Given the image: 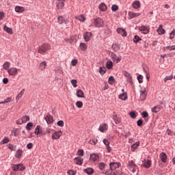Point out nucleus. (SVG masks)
<instances>
[{
    "label": "nucleus",
    "mask_w": 175,
    "mask_h": 175,
    "mask_svg": "<svg viewBox=\"0 0 175 175\" xmlns=\"http://www.w3.org/2000/svg\"><path fill=\"white\" fill-rule=\"evenodd\" d=\"M127 167L133 173H135L137 170V165H136L133 160H131L128 162Z\"/></svg>",
    "instance_id": "obj_2"
},
{
    "label": "nucleus",
    "mask_w": 175,
    "mask_h": 175,
    "mask_svg": "<svg viewBox=\"0 0 175 175\" xmlns=\"http://www.w3.org/2000/svg\"><path fill=\"white\" fill-rule=\"evenodd\" d=\"M77 19L81 21V23H84L85 21V17H84V15L77 16Z\"/></svg>",
    "instance_id": "obj_47"
},
{
    "label": "nucleus",
    "mask_w": 175,
    "mask_h": 175,
    "mask_svg": "<svg viewBox=\"0 0 175 175\" xmlns=\"http://www.w3.org/2000/svg\"><path fill=\"white\" fill-rule=\"evenodd\" d=\"M79 49L80 50H81V51H85V50H87L88 49L87 44L84 42H81L79 44Z\"/></svg>",
    "instance_id": "obj_24"
},
{
    "label": "nucleus",
    "mask_w": 175,
    "mask_h": 175,
    "mask_svg": "<svg viewBox=\"0 0 175 175\" xmlns=\"http://www.w3.org/2000/svg\"><path fill=\"white\" fill-rule=\"evenodd\" d=\"M57 23L59 25H62V24L68 25L69 24V19H66L63 16H59L57 17Z\"/></svg>",
    "instance_id": "obj_6"
},
{
    "label": "nucleus",
    "mask_w": 175,
    "mask_h": 175,
    "mask_svg": "<svg viewBox=\"0 0 175 175\" xmlns=\"http://www.w3.org/2000/svg\"><path fill=\"white\" fill-rule=\"evenodd\" d=\"M3 69H5V70H9V68H10V63L9 62H5L3 64Z\"/></svg>",
    "instance_id": "obj_35"
},
{
    "label": "nucleus",
    "mask_w": 175,
    "mask_h": 175,
    "mask_svg": "<svg viewBox=\"0 0 175 175\" xmlns=\"http://www.w3.org/2000/svg\"><path fill=\"white\" fill-rule=\"evenodd\" d=\"M140 40H142V38H140V37L139 36L135 35L134 36L133 42H134V43H135V44H137V43H139V42H140Z\"/></svg>",
    "instance_id": "obj_37"
},
{
    "label": "nucleus",
    "mask_w": 175,
    "mask_h": 175,
    "mask_svg": "<svg viewBox=\"0 0 175 175\" xmlns=\"http://www.w3.org/2000/svg\"><path fill=\"white\" fill-rule=\"evenodd\" d=\"M68 175H75L76 174V172H75V171L72 170H69L67 172Z\"/></svg>",
    "instance_id": "obj_63"
},
{
    "label": "nucleus",
    "mask_w": 175,
    "mask_h": 175,
    "mask_svg": "<svg viewBox=\"0 0 175 175\" xmlns=\"http://www.w3.org/2000/svg\"><path fill=\"white\" fill-rule=\"evenodd\" d=\"M10 142V139L8 137H5L2 141L0 142V144H6L7 143H9Z\"/></svg>",
    "instance_id": "obj_39"
},
{
    "label": "nucleus",
    "mask_w": 175,
    "mask_h": 175,
    "mask_svg": "<svg viewBox=\"0 0 175 175\" xmlns=\"http://www.w3.org/2000/svg\"><path fill=\"white\" fill-rule=\"evenodd\" d=\"M62 134V131H55L53 135H52V139L53 140H57V139H59L61 137V135Z\"/></svg>",
    "instance_id": "obj_14"
},
{
    "label": "nucleus",
    "mask_w": 175,
    "mask_h": 175,
    "mask_svg": "<svg viewBox=\"0 0 175 175\" xmlns=\"http://www.w3.org/2000/svg\"><path fill=\"white\" fill-rule=\"evenodd\" d=\"M111 170H107V171H105L104 173V174H106V175H111Z\"/></svg>",
    "instance_id": "obj_64"
},
{
    "label": "nucleus",
    "mask_w": 175,
    "mask_h": 175,
    "mask_svg": "<svg viewBox=\"0 0 175 175\" xmlns=\"http://www.w3.org/2000/svg\"><path fill=\"white\" fill-rule=\"evenodd\" d=\"M77 96L78 98H84V92L81 90H78L77 91Z\"/></svg>",
    "instance_id": "obj_30"
},
{
    "label": "nucleus",
    "mask_w": 175,
    "mask_h": 175,
    "mask_svg": "<svg viewBox=\"0 0 175 175\" xmlns=\"http://www.w3.org/2000/svg\"><path fill=\"white\" fill-rule=\"evenodd\" d=\"M12 168L14 172H24L26 169L23 163L13 164Z\"/></svg>",
    "instance_id": "obj_1"
},
{
    "label": "nucleus",
    "mask_w": 175,
    "mask_h": 175,
    "mask_svg": "<svg viewBox=\"0 0 175 175\" xmlns=\"http://www.w3.org/2000/svg\"><path fill=\"white\" fill-rule=\"evenodd\" d=\"M3 29L5 31V32H7V33H9L10 35L13 34V29L8 27V26L5 25Z\"/></svg>",
    "instance_id": "obj_26"
},
{
    "label": "nucleus",
    "mask_w": 175,
    "mask_h": 175,
    "mask_svg": "<svg viewBox=\"0 0 175 175\" xmlns=\"http://www.w3.org/2000/svg\"><path fill=\"white\" fill-rule=\"evenodd\" d=\"M140 146V142H137L131 146L132 150H136Z\"/></svg>",
    "instance_id": "obj_44"
},
{
    "label": "nucleus",
    "mask_w": 175,
    "mask_h": 175,
    "mask_svg": "<svg viewBox=\"0 0 175 175\" xmlns=\"http://www.w3.org/2000/svg\"><path fill=\"white\" fill-rule=\"evenodd\" d=\"M46 66H47V63L46 62V61L41 62L40 64V68L41 70H44V69H46Z\"/></svg>",
    "instance_id": "obj_34"
},
{
    "label": "nucleus",
    "mask_w": 175,
    "mask_h": 175,
    "mask_svg": "<svg viewBox=\"0 0 175 175\" xmlns=\"http://www.w3.org/2000/svg\"><path fill=\"white\" fill-rule=\"evenodd\" d=\"M117 57H118L117 55H116L114 52L111 53V59H113L114 62H116V59H117Z\"/></svg>",
    "instance_id": "obj_48"
},
{
    "label": "nucleus",
    "mask_w": 175,
    "mask_h": 175,
    "mask_svg": "<svg viewBox=\"0 0 175 175\" xmlns=\"http://www.w3.org/2000/svg\"><path fill=\"white\" fill-rule=\"evenodd\" d=\"M129 116H130V117H131V118H136V117H137V116H136V113H135V111H131L129 113Z\"/></svg>",
    "instance_id": "obj_56"
},
{
    "label": "nucleus",
    "mask_w": 175,
    "mask_h": 175,
    "mask_svg": "<svg viewBox=\"0 0 175 175\" xmlns=\"http://www.w3.org/2000/svg\"><path fill=\"white\" fill-rule=\"evenodd\" d=\"M99 130L100 131V132H105V131H107V124H104L100 125Z\"/></svg>",
    "instance_id": "obj_29"
},
{
    "label": "nucleus",
    "mask_w": 175,
    "mask_h": 175,
    "mask_svg": "<svg viewBox=\"0 0 175 175\" xmlns=\"http://www.w3.org/2000/svg\"><path fill=\"white\" fill-rule=\"evenodd\" d=\"M105 167L106 163L102 162L98 163V169H100V170H104Z\"/></svg>",
    "instance_id": "obj_42"
},
{
    "label": "nucleus",
    "mask_w": 175,
    "mask_h": 175,
    "mask_svg": "<svg viewBox=\"0 0 175 175\" xmlns=\"http://www.w3.org/2000/svg\"><path fill=\"white\" fill-rule=\"evenodd\" d=\"M91 38H92V33L91 32H86L83 35L85 42H90L91 40Z\"/></svg>",
    "instance_id": "obj_16"
},
{
    "label": "nucleus",
    "mask_w": 175,
    "mask_h": 175,
    "mask_svg": "<svg viewBox=\"0 0 175 175\" xmlns=\"http://www.w3.org/2000/svg\"><path fill=\"white\" fill-rule=\"evenodd\" d=\"M10 100H12V98L8 97L7 98H5L3 101H1V103L3 105L4 103H9V102H10Z\"/></svg>",
    "instance_id": "obj_55"
},
{
    "label": "nucleus",
    "mask_w": 175,
    "mask_h": 175,
    "mask_svg": "<svg viewBox=\"0 0 175 175\" xmlns=\"http://www.w3.org/2000/svg\"><path fill=\"white\" fill-rule=\"evenodd\" d=\"M84 172L87 173V174H94V169L92 168H86L84 170Z\"/></svg>",
    "instance_id": "obj_36"
},
{
    "label": "nucleus",
    "mask_w": 175,
    "mask_h": 175,
    "mask_svg": "<svg viewBox=\"0 0 175 175\" xmlns=\"http://www.w3.org/2000/svg\"><path fill=\"white\" fill-rule=\"evenodd\" d=\"M137 80H138V82L139 83V84H142V83H143V75H139L137 77Z\"/></svg>",
    "instance_id": "obj_54"
},
{
    "label": "nucleus",
    "mask_w": 175,
    "mask_h": 175,
    "mask_svg": "<svg viewBox=\"0 0 175 175\" xmlns=\"http://www.w3.org/2000/svg\"><path fill=\"white\" fill-rule=\"evenodd\" d=\"M71 84L72 85V86L76 88V87H77V80L76 79H72L70 81Z\"/></svg>",
    "instance_id": "obj_50"
},
{
    "label": "nucleus",
    "mask_w": 175,
    "mask_h": 175,
    "mask_svg": "<svg viewBox=\"0 0 175 175\" xmlns=\"http://www.w3.org/2000/svg\"><path fill=\"white\" fill-rule=\"evenodd\" d=\"M101 12H106L107 7L106 6V4L105 3H101L98 6Z\"/></svg>",
    "instance_id": "obj_25"
},
{
    "label": "nucleus",
    "mask_w": 175,
    "mask_h": 175,
    "mask_svg": "<svg viewBox=\"0 0 175 175\" xmlns=\"http://www.w3.org/2000/svg\"><path fill=\"white\" fill-rule=\"evenodd\" d=\"M112 49L114 51H117L118 50H120V44H118V43L113 44Z\"/></svg>",
    "instance_id": "obj_38"
},
{
    "label": "nucleus",
    "mask_w": 175,
    "mask_h": 175,
    "mask_svg": "<svg viewBox=\"0 0 175 175\" xmlns=\"http://www.w3.org/2000/svg\"><path fill=\"white\" fill-rule=\"evenodd\" d=\"M116 31L118 32V33H119V35H121V36H123V37L127 36L126 31L125 30V29H122L120 27H118L116 29Z\"/></svg>",
    "instance_id": "obj_15"
},
{
    "label": "nucleus",
    "mask_w": 175,
    "mask_h": 175,
    "mask_svg": "<svg viewBox=\"0 0 175 175\" xmlns=\"http://www.w3.org/2000/svg\"><path fill=\"white\" fill-rule=\"evenodd\" d=\"M132 6L133 8H134V9H139V8H140V1H135L132 3Z\"/></svg>",
    "instance_id": "obj_28"
},
{
    "label": "nucleus",
    "mask_w": 175,
    "mask_h": 175,
    "mask_svg": "<svg viewBox=\"0 0 175 175\" xmlns=\"http://www.w3.org/2000/svg\"><path fill=\"white\" fill-rule=\"evenodd\" d=\"M56 8L58 10H62L65 6V1L66 0H56Z\"/></svg>",
    "instance_id": "obj_8"
},
{
    "label": "nucleus",
    "mask_w": 175,
    "mask_h": 175,
    "mask_svg": "<svg viewBox=\"0 0 175 175\" xmlns=\"http://www.w3.org/2000/svg\"><path fill=\"white\" fill-rule=\"evenodd\" d=\"M77 62H79V61L77 59H73L71 62V64L72 66H76V65H77Z\"/></svg>",
    "instance_id": "obj_57"
},
{
    "label": "nucleus",
    "mask_w": 175,
    "mask_h": 175,
    "mask_svg": "<svg viewBox=\"0 0 175 175\" xmlns=\"http://www.w3.org/2000/svg\"><path fill=\"white\" fill-rule=\"evenodd\" d=\"M90 144H92L93 146H95L96 143H98V139H92L89 141Z\"/></svg>",
    "instance_id": "obj_49"
},
{
    "label": "nucleus",
    "mask_w": 175,
    "mask_h": 175,
    "mask_svg": "<svg viewBox=\"0 0 175 175\" xmlns=\"http://www.w3.org/2000/svg\"><path fill=\"white\" fill-rule=\"evenodd\" d=\"M24 91H25V89H23L21 92L16 96V100L18 101L20 100V98L23 97V95H24Z\"/></svg>",
    "instance_id": "obj_31"
},
{
    "label": "nucleus",
    "mask_w": 175,
    "mask_h": 175,
    "mask_svg": "<svg viewBox=\"0 0 175 175\" xmlns=\"http://www.w3.org/2000/svg\"><path fill=\"white\" fill-rule=\"evenodd\" d=\"M29 121V116H24L21 119H18L16 121V125H23V124H25V122H28Z\"/></svg>",
    "instance_id": "obj_5"
},
{
    "label": "nucleus",
    "mask_w": 175,
    "mask_h": 175,
    "mask_svg": "<svg viewBox=\"0 0 175 175\" xmlns=\"http://www.w3.org/2000/svg\"><path fill=\"white\" fill-rule=\"evenodd\" d=\"M58 126H64L65 124L64 123V120H59L57 122Z\"/></svg>",
    "instance_id": "obj_61"
},
{
    "label": "nucleus",
    "mask_w": 175,
    "mask_h": 175,
    "mask_svg": "<svg viewBox=\"0 0 175 175\" xmlns=\"http://www.w3.org/2000/svg\"><path fill=\"white\" fill-rule=\"evenodd\" d=\"M160 158L161 162H163V163H166V161H167V154H166L165 152H161L160 154Z\"/></svg>",
    "instance_id": "obj_18"
},
{
    "label": "nucleus",
    "mask_w": 175,
    "mask_h": 175,
    "mask_svg": "<svg viewBox=\"0 0 175 175\" xmlns=\"http://www.w3.org/2000/svg\"><path fill=\"white\" fill-rule=\"evenodd\" d=\"M161 111V105H157L152 108V113H159Z\"/></svg>",
    "instance_id": "obj_27"
},
{
    "label": "nucleus",
    "mask_w": 175,
    "mask_h": 175,
    "mask_svg": "<svg viewBox=\"0 0 175 175\" xmlns=\"http://www.w3.org/2000/svg\"><path fill=\"white\" fill-rule=\"evenodd\" d=\"M146 98H147V92L146 91V88H144L140 90V100H146Z\"/></svg>",
    "instance_id": "obj_11"
},
{
    "label": "nucleus",
    "mask_w": 175,
    "mask_h": 175,
    "mask_svg": "<svg viewBox=\"0 0 175 175\" xmlns=\"http://www.w3.org/2000/svg\"><path fill=\"white\" fill-rule=\"evenodd\" d=\"M94 24L96 28H103L105 27V21L101 18L94 19Z\"/></svg>",
    "instance_id": "obj_3"
},
{
    "label": "nucleus",
    "mask_w": 175,
    "mask_h": 175,
    "mask_svg": "<svg viewBox=\"0 0 175 175\" xmlns=\"http://www.w3.org/2000/svg\"><path fill=\"white\" fill-rule=\"evenodd\" d=\"M108 83L109 84H114V83H116V79L114 78V77H109L108 79Z\"/></svg>",
    "instance_id": "obj_40"
},
{
    "label": "nucleus",
    "mask_w": 175,
    "mask_h": 175,
    "mask_svg": "<svg viewBox=\"0 0 175 175\" xmlns=\"http://www.w3.org/2000/svg\"><path fill=\"white\" fill-rule=\"evenodd\" d=\"M139 31L141 32V33H144V35H147V33H150V27L142 25L139 27Z\"/></svg>",
    "instance_id": "obj_9"
},
{
    "label": "nucleus",
    "mask_w": 175,
    "mask_h": 175,
    "mask_svg": "<svg viewBox=\"0 0 175 175\" xmlns=\"http://www.w3.org/2000/svg\"><path fill=\"white\" fill-rule=\"evenodd\" d=\"M118 98L119 99H121V100H126V99H128V94L126 92H123L118 96Z\"/></svg>",
    "instance_id": "obj_21"
},
{
    "label": "nucleus",
    "mask_w": 175,
    "mask_h": 175,
    "mask_svg": "<svg viewBox=\"0 0 175 175\" xmlns=\"http://www.w3.org/2000/svg\"><path fill=\"white\" fill-rule=\"evenodd\" d=\"M112 118L113 120V121H115V123L116 124H118L121 122V120H118V118H117V115H113Z\"/></svg>",
    "instance_id": "obj_45"
},
{
    "label": "nucleus",
    "mask_w": 175,
    "mask_h": 175,
    "mask_svg": "<svg viewBox=\"0 0 175 175\" xmlns=\"http://www.w3.org/2000/svg\"><path fill=\"white\" fill-rule=\"evenodd\" d=\"M8 72L10 76H16L18 73V69L12 67L8 70Z\"/></svg>",
    "instance_id": "obj_10"
},
{
    "label": "nucleus",
    "mask_w": 175,
    "mask_h": 175,
    "mask_svg": "<svg viewBox=\"0 0 175 175\" xmlns=\"http://www.w3.org/2000/svg\"><path fill=\"white\" fill-rule=\"evenodd\" d=\"M137 126H142V125H143V120H142L141 119L138 120L137 121Z\"/></svg>",
    "instance_id": "obj_60"
},
{
    "label": "nucleus",
    "mask_w": 175,
    "mask_h": 175,
    "mask_svg": "<svg viewBox=\"0 0 175 175\" xmlns=\"http://www.w3.org/2000/svg\"><path fill=\"white\" fill-rule=\"evenodd\" d=\"M33 126V123H32V122L27 123L26 125L27 131H31V129H32Z\"/></svg>",
    "instance_id": "obj_43"
},
{
    "label": "nucleus",
    "mask_w": 175,
    "mask_h": 175,
    "mask_svg": "<svg viewBox=\"0 0 175 175\" xmlns=\"http://www.w3.org/2000/svg\"><path fill=\"white\" fill-rule=\"evenodd\" d=\"M172 79H173V75L166 76L164 79V81L165 83H166L167 80H172Z\"/></svg>",
    "instance_id": "obj_59"
},
{
    "label": "nucleus",
    "mask_w": 175,
    "mask_h": 175,
    "mask_svg": "<svg viewBox=\"0 0 175 175\" xmlns=\"http://www.w3.org/2000/svg\"><path fill=\"white\" fill-rule=\"evenodd\" d=\"M142 163H143L144 167H145L146 169H148V167H151L152 162H151V160L150 159H145L142 161Z\"/></svg>",
    "instance_id": "obj_13"
},
{
    "label": "nucleus",
    "mask_w": 175,
    "mask_h": 175,
    "mask_svg": "<svg viewBox=\"0 0 175 175\" xmlns=\"http://www.w3.org/2000/svg\"><path fill=\"white\" fill-rule=\"evenodd\" d=\"M45 121L46 122V124L50 125V124H53L54 122V119L51 115H47L45 118Z\"/></svg>",
    "instance_id": "obj_17"
},
{
    "label": "nucleus",
    "mask_w": 175,
    "mask_h": 175,
    "mask_svg": "<svg viewBox=\"0 0 175 175\" xmlns=\"http://www.w3.org/2000/svg\"><path fill=\"white\" fill-rule=\"evenodd\" d=\"M140 16V13H135L134 12H129V16L130 19L135 18V17H139Z\"/></svg>",
    "instance_id": "obj_20"
},
{
    "label": "nucleus",
    "mask_w": 175,
    "mask_h": 175,
    "mask_svg": "<svg viewBox=\"0 0 175 175\" xmlns=\"http://www.w3.org/2000/svg\"><path fill=\"white\" fill-rule=\"evenodd\" d=\"M141 115H142V118H147V117H148V112L144 111H143V112L141 113Z\"/></svg>",
    "instance_id": "obj_51"
},
{
    "label": "nucleus",
    "mask_w": 175,
    "mask_h": 175,
    "mask_svg": "<svg viewBox=\"0 0 175 175\" xmlns=\"http://www.w3.org/2000/svg\"><path fill=\"white\" fill-rule=\"evenodd\" d=\"M15 157L16 158H17L18 159H20V158H21V157H23V150L21 149H18L15 153Z\"/></svg>",
    "instance_id": "obj_23"
},
{
    "label": "nucleus",
    "mask_w": 175,
    "mask_h": 175,
    "mask_svg": "<svg viewBox=\"0 0 175 175\" xmlns=\"http://www.w3.org/2000/svg\"><path fill=\"white\" fill-rule=\"evenodd\" d=\"M15 12H16V13H23V12H24V8L21 6H16L15 7Z\"/></svg>",
    "instance_id": "obj_32"
},
{
    "label": "nucleus",
    "mask_w": 175,
    "mask_h": 175,
    "mask_svg": "<svg viewBox=\"0 0 175 175\" xmlns=\"http://www.w3.org/2000/svg\"><path fill=\"white\" fill-rule=\"evenodd\" d=\"M111 10H112V12H117V10H118V5H113L111 6Z\"/></svg>",
    "instance_id": "obj_53"
},
{
    "label": "nucleus",
    "mask_w": 175,
    "mask_h": 175,
    "mask_svg": "<svg viewBox=\"0 0 175 175\" xmlns=\"http://www.w3.org/2000/svg\"><path fill=\"white\" fill-rule=\"evenodd\" d=\"M76 106H77V107H78V109H81V107H83V102L77 101L76 103Z\"/></svg>",
    "instance_id": "obj_52"
},
{
    "label": "nucleus",
    "mask_w": 175,
    "mask_h": 175,
    "mask_svg": "<svg viewBox=\"0 0 175 175\" xmlns=\"http://www.w3.org/2000/svg\"><path fill=\"white\" fill-rule=\"evenodd\" d=\"M107 69L106 67H99V73L100 75H101L102 76H103V75H105V73H106Z\"/></svg>",
    "instance_id": "obj_33"
},
{
    "label": "nucleus",
    "mask_w": 175,
    "mask_h": 175,
    "mask_svg": "<svg viewBox=\"0 0 175 175\" xmlns=\"http://www.w3.org/2000/svg\"><path fill=\"white\" fill-rule=\"evenodd\" d=\"M50 49H51V47L49 44H43L38 48V53H40V54H44V53L50 50Z\"/></svg>",
    "instance_id": "obj_4"
},
{
    "label": "nucleus",
    "mask_w": 175,
    "mask_h": 175,
    "mask_svg": "<svg viewBox=\"0 0 175 175\" xmlns=\"http://www.w3.org/2000/svg\"><path fill=\"white\" fill-rule=\"evenodd\" d=\"M157 32L159 33V35H165L166 31H165V29H163V26L162 25H160L157 30Z\"/></svg>",
    "instance_id": "obj_19"
},
{
    "label": "nucleus",
    "mask_w": 175,
    "mask_h": 175,
    "mask_svg": "<svg viewBox=\"0 0 175 175\" xmlns=\"http://www.w3.org/2000/svg\"><path fill=\"white\" fill-rule=\"evenodd\" d=\"M75 162H76L77 165H83V162H84V159L81 157H75Z\"/></svg>",
    "instance_id": "obj_22"
},
{
    "label": "nucleus",
    "mask_w": 175,
    "mask_h": 175,
    "mask_svg": "<svg viewBox=\"0 0 175 175\" xmlns=\"http://www.w3.org/2000/svg\"><path fill=\"white\" fill-rule=\"evenodd\" d=\"M106 68L108 69H111L113 68V62L107 61L106 63Z\"/></svg>",
    "instance_id": "obj_41"
},
{
    "label": "nucleus",
    "mask_w": 175,
    "mask_h": 175,
    "mask_svg": "<svg viewBox=\"0 0 175 175\" xmlns=\"http://www.w3.org/2000/svg\"><path fill=\"white\" fill-rule=\"evenodd\" d=\"M35 135H40V126L38 125L36 126L35 129Z\"/></svg>",
    "instance_id": "obj_46"
},
{
    "label": "nucleus",
    "mask_w": 175,
    "mask_h": 175,
    "mask_svg": "<svg viewBox=\"0 0 175 175\" xmlns=\"http://www.w3.org/2000/svg\"><path fill=\"white\" fill-rule=\"evenodd\" d=\"M77 154H78L79 157H83V155H84V150L80 149V150H78Z\"/></svg>",
    "instance_id": "obj_58"
},
{
    "label": "nucleus",
    "mask_w": 175,
    "mask_h": 175,
    "mask_svg": "<svg viewBox=\"0 0 175 175\" xmlns=\"http://www.w3.org/2000/svg\"><path fill=\"white\" fill-rule=\"evenodd\" d=\"M99 159V154L98 153L90 154V161L92 162H96Z\"/></svg>",
    "instance_id": "obj_12"
},
{
    "label": "nucleus",
    "mask_w": 175,
    "mask_h": 175,
    "mask_svg": "<svg viewBox=\"0 0 175 175\" xmlns=\"http://www.w3.org/2000/svg\"><path fill=\"white\" fill-rule=\"evenodd\" d=\"M119 167H121V163L120 162H111L109 163V169L111 171L119 169Z\"/></svg>",
    "instance_id": "obj_7"
},
{
    "label": "nucleus",
    "mask_w": 175,
    "mask_h": 175,
    "mask_svg": "<svg viewBox=\"0 0 175 175\" xmlns=\"http://www.w3.org/2000/svg\"><path fill=\"white\" fill-rule=\"evenodd\" d=\"M103 142L106 146L110 145V142H109V140L107 139H104Z\"/></svg>",
    "instance_id": "obj_62"
}]
</instances>
